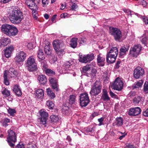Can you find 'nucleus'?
<instances>
[{
	"label": "nucleus",
	"instance_id": "1",
	"mask_svg": "<svg viewBox=\"0 0 148 148\" xmlns=\"http://www.w3.org/2000/svg\"><path fill=\"white\" fill-rule=\"evenodd\" d=\"M23 18V13L19 9H14L9 16L10 21L14 24L19 23Z\"/></svg>",
	"mask_w": 148,
	"mask_h": 148
},
{
	"label": "nucleus",
	"instance_id": "2",
	"mask_svg": "<svg viewBox=\"0 0 148 148\" xmlns=\"http://www.w3.org/2000/svg\"><path fill=\"white\" fill-rule=\"evenodd\" d=\"M1 29L3 33L10 36L16 35L18 32V29L16 27L8 24L2 25Z\"/></svg>",
	"mask_w": 148,
	"mask_h": 148
},
{
	"label": "nucleus",
	"instance_id": "3",
	"mask_svg": "<svg viewBox=\"0 0 148 148\" xmlns=\"http://www.w3.org/2000/svg\"><path fill=\"white\" fill-rule=\"evenodd\" d=\"M27 69L30 72L36 71L37 69V65L34 57L31 56L29 58L25 63Z\"/></svg>",
	"mask_w": 148,
	"mask_h": 148
},
{
	"label": "nucleus",
	"instance_id": "4",
	"mask_svg": "<svg viewBox=\"0 0 148 148\" xmlns=\"http://www.w3.org/2000/svg\"><path fill=\"white\" fill-rule=\"evenodd\" d=\"M109 33L116 41H119L122 37L121 31L119 29L113 27H109Z\"/></svg>",
	"mask_w": 148,
	"mask_h": 148
},
{
	"label": "nucleus",
	"instance_id": "5",
	"mask_svg": "<svg viewBox=\"0 0 148 148\" xmlns=\"http://www.w3.org/2000/svg\"><path fill=\"white\" fill-rule=\"evenodd\" d=\"M101 88V86L99 82L96 81L92 86L90 93L91 95H97L100 92Z\"/></svg>",
	"mask_w": 148,
	"mask_h": 148
},
{
	"label": "nucleus",
	"instance_id": "6",
	"mask_svg": "<svg viewBox=\"0 0 148 148\" xmlns=\"http://www.w3.org/2000/svg\"><path fill=\"white\" fill-rule=\"evenodd\" d=\"M142 47L140 45H137L132 47L130 51V54L131 56L136 58L140 53Z\"/></svg>",
	"mask_w": 148,
	"mask_h": 148
},
{
	"label": "nucleus",
	"instance_id": "7",
	"mask_svg": "<svg viewBox=\"0 0 148 148\" xmlns=\"http://www.w3.org/2000/svg\"><path fill=\"white\" fill-rule=\"evenodd\" d=\"M79 99L80 105L82 107L86 106L90 102L88 95L87 93L81 94Z\"/></svg>",
	"mask_w": 148,
	"mask_h": 148
},
{
	"label": "nucleus",
	"instance_id": "8",
	"mask_svg": "<svg viewBox=\"0 0 148 148\" xmlns=\"http://www.w3.org/2000/svg\"><path fill=\"white\" fill-rule=\"evenodd\" d=\"M79 61L80 62L85 63L90 62L94 58V55L92 53L84 56L79 55Z\"/></svg>",
	"mask_w": 148,
	"mask_h": 148
},
{
	"label": "nucleus",
	"instance_id": "9",
	"mask_svg": "<svg viewBox=\"0 0 148 148\" xmlns=\"http://www.w3.org/2000/svg\"><path fill=\"white\" fill-rule=\"evenodd\" d=\"M123 82L119 78H116L114 83L111 86V88L114 90L121 91L123 88Z\"/></svg>",
	"mask_w": 148,
	"mask_h": 148
},
{
	"label": "nucleus",
	"instance_id": "10",
	"mask_svg": "<svg viewBox=\"0 0 148 148\" xmlns=\"http://www.w3.org/2000/svg\"><path fill=\"white\" fill-rule=\"evenodd\" d=\"M145 73L144 69L139 66L137 67L134 71L133 76L135 78L138 79Z\"/></svg>",
	"mask_w": 148,
	"mask_h": 148
},
{
	"label": "nucleus",
	"instance_id": "11",
	"mask_svg": "<svg viewBox=\"0 0 148 148\" xmlns=\"http://www.w3.org/2000/svg\"><path fill=\"white\" fill-rule=\"evenodd\" d=\"M27 55L24 52L20 51L16 54L15 58V61L17 64L20 62H23L25 59Z\"/></svg>",
	"mask_w": 148,
	"mask_h": 148
},
{
	"label": "nucleus",
	"instance_id": "12",
	"mask_svg": "<svg viewBox=\"0 0 148 148\" xmlns=\"http://www.w3.org/2000/svg\"><path fill=\"white\" fill-rule=\"evenodd\" d=\"M40 117L39 118L40 124L45 125L48 117V113L44 111L40 110Z\"/></svg>",
	"mask_w": 148,
	"mask_h": 148
},
{
	"label": "nucleus",
	"instance_id": "13",
	"mask_svg": "<svg viewBox=\"0 0 148 148\" xmlns=\"http://www.w3.org/2000/svg\"><path fill=\"white\" fill-rule=\"evenodd\" d=\"M53 45L55 51H58V49L64 47V45L62 41L61 40H54L53 43Z\"/></svg>",
	"mask_w": 148,
	"mask_h": 148
},
{
	"label": "nucleus",
	"instance_id": "14",
	"mask_svg": "<svg viewBox=\"0 0 148 148\" xmlns=\"http://www.w3.org/2000/svg\"><path fill=\"white\" fill-rule=\"evenodd\" d=\"M141 112L140 108L137 107L130 108L128 112V114L130 116H135L140 114Z\"/></svg>",
	"mask_w": 148,
	"mask_h": 148
},
{
	"label": "nucleus",
	"instance_id": "15",
	"mask_svg": "<svg viewBox=\"0 0 148 148\" xmlns=\"http://www.w3.org/2000/svg\"><path fill=\"white\" fill-rule=\"evenodd\" d=\"M8 136L7 138V140L12 141L15 143L16 142V136L15 133L11 129H10L8 132Z\"/></svg>",
	"mask_w": 148,
	"mask_h": 148
},
{
	"label": "nucleus",
	"instance_id": "16",
	"mask_svg": "<svg viewBox=\"0 0 148 148\" xmlns=\"http://www.w3.org/2000/svg\"><path fill=\"white\" fill-rule=\"evenodd\" d=\"M14 50V47L13 46H8L4 50V54L7 58H9L11 56L12 51Z\"/></svg>",
	"mask_w": 148,
	"mask_h": 148
},
{
	"label": "nucleus",
	"instance_id": "17",
	"mask_svg": "<svg viewBox=\"0 0 148 148\" xmlns=\"http://www.w3.org/2000/svg\"><path fill=\"white\" fill-rule=\"evenodd\" d=\"M25 3L27 5L30 9L32 10H36L37 9V5L32 0H26Z\"/></svg>",
	"mask_w": 148,
	"mask_h": 148
},
{
	"label": "nucleus",
	"instance_id": "18",
	"mask_svg": "<svg viewBox=\"0 0 148 148\" xmlns=\"http://www.w3.org/2000/svg\"><path fill=\"white\" fill-rule=\"evenodd\" d=\"M10 42V40L8 38L3 37L0 39V46L4 47Z\"/></svg>",
	"mask_w": 148,
	"mask_h": 148
},
{
	"label": "nucleus",
	"instance_id": "19",
	"mask_svg": "<svg viewBox=\"0 0 148 148\" xmlns=\"http://www.w3.org/2000/svg\"><path fill=\"white\" fill-rule=\"evenodd\" d=\"M97 61L99 66H103L105 64V58L101 54H99L97 56Z\"/></svg>",
	"mask_w": 148,
	"mask_h": 148
},
{
	"label": "nucleus",
	"instance_id": "20",
	"mask_svg": "<svg viewBox=\"0 0 148 148\" xmlns=\"http://www.w3.org/2000/svg\"><path fill=\"white\" fill-rule=\"evenodd\" d=\"M8 75L10 77L12 78L16 76L18 74V72L17 71L15 70L13 68H10L9 71H8Z\"/></svg>",
	"mask_w": 148,
	"mask_h": 148
},
{
	"label": "nucleus",
	"instance_id": "21",
	"mask_svg": "<svg viewBox=\"0 0 148 148\" xmlns=\"http://www.w3.org/2000/svg\"><path fill=\"white\" fill-rule=\"evenodd\" d=\"M116 58L111 54L108 53L106 57V61L108 63H113L115 62Z\"/></svg>",
	"mask_w": 148,
	"mask_h": 148
},
{
	"label": "nucleus",
	"instance_id": "22",
	"mask_svg": "<svg viewBox=\"0 0 148 148\" xmlns=\"http://www.w3.org/2000/svg\"><path fill=\"white\" fill-rule=\"evenodd\" d=\"M123 124V119L121 117H117L115 122L113 123V125L119 127L121 126Z\"/></svg>",
	"mask_w": 148,
	"mask_h": 148
},
{
	"label": "nucleus",
	"instance_id": "23",
	"mask_svg": "<svg viewBox=\"0 0 148 148\" xmlns=\"http://www.w3.org/2000/svg\"><path fill=\"white\" fill-rule=\"evenodd\" d=\"M38 80L39 81L40 84H44L47 82V79L45 75L42 74L38 75Z\"/></svg>",
	"mask_w": 148,
	"mask_h": 148
},
{
	"label": "nucleus",
	"instance_id": "24",
	"mask_svg": "<svg viewBox=\"0 0 148 148\" xmlns=\"http://www.w3.org/2000/svg\"><path fill=\"white\" fill-rule=\"evenodd\" d=\"M101 99L104 101H108L110 100V98L108 94V92L106 90H103V94L102 95Z\"/></svg>",
	"mask_w": 148,
	"mask_h": 148
},
{
	"label": "nucleus",
	"instance_id": "25",
	"mask_svg": "<svg viewBox=\"0 0 148 148\" xmlns=\"http://www.w3.org/2000/svg\"><path fill=\"white\" fill-rule=\"evenodd\" d=\"M108 53L111 54L114 57L116 58L118 53V51L116 47H113Z\"/></svg>",
	"mask_w": 148,
	"mask_h": 148
},
{
	"label": "nucleus",
	"instance_id": "26",
	"mask_svg": "<svg viewBox=\"0 0 148 148\" xmlns=\"http://www.w3.org/2000/svg\"><path fill=\"white\" fill-rule=\"evenodd\" d=\"M8 71L7 70H5L3 73V83L6 85H9L10 84V82L9 80L8 79Z\"/></svg>",
	"mask_w": 148,
	"mask_h": 148
},
{
	"label": "nucleus",
	"instance_id": "27",
	"mask_svg": "<svg viewBox=\"0 0 148 148\" xmlns=\"http://www.w3.org/2000/svg\"><path fill=\"white\" fill-rule=\"evenodd\" d=\"M129 47V46H126V47L125 46L122 47L120 49V52L119 54L120 56H122L123 55L125 54L126 52L128 50Z\"/></svg>",
	"mask_w": 148,
	"mask_h": 148
},
{
	"label": "nucleus",
	"instance_id": "28",
	"mask_svg": "<svg viewBox=\"0 0 148 148\" xmlns=\"http://www.w3.org/2000/svg\"><path fill=\"white\" fill-rule=\"evenodd\" d=\"M13 91L18 96H20L22 94L21 90L19 88L17 85L14 86L13 88Z\"/></svg>",
	"mask_w": 148,
	"mask_h": 148
},
{
	"label": "nucleus",
	"instance_id": "29",
	"mask_svg": "<svg viewBox=\"0 0 148 148\" xmlns=\"http://www.w3.org/2000/svg\"><path fill=\"white\" fill-rule=\"evenodd\" d=\"M77 38H76L71 39L70 42V45L72 47L75 48L76 47L77 44Z\"/></svg>",
	"mask_w": 148,
	"mask_h": 148
},
{
	"label": "nucleus",
	"instance_id": "30",
	"mask_svg": "<svg viewBox=\"0 0 148 148\" xmlns=\"http://www.w3.org/2000/svg\"><path fill=\"white\" fill-rule=\"evenodd\" d=\"M36 96L38 98H40L44 96V93L42 89H37L35 90Z\"/></svg>",
	"mask_w": 148,
	"mask_h": 148
},
{
	"label": "nucleus",
	"instance_id": "31",
	"mask_svg": "<svg viewBox=\"0 0 148 148\" xmlns=\"http://www.w3.org/2000/svg\"><path fill=\"white\" fill-rule=\"evenodd\" d=\"M46 92L47 95L49 96L50 98L53 99L55 97V94L52 91L51 89L50 88H48L46 89Z\"/></svg>",
	"mask_w": 148,
	"mask_h": 148
},
{
	"label": "nucleus",
	"instance_id": "32",
	"mask_svg": "<svg viewBox=\"0 0 148 148\" xmlns=\"http://www.w3.org/2000/svg\"><path fill=\"white\" fill-rule=\"evenodd\" d=\"M37 56L38 58L41 60H44L45 59V55L42 49H39L38 52Z\"/></svg>",
	"mask_w": 148,
	"mask_h": 148
},
{
	"label": "nucleus",
	"instance_id": "33",
	"mask_svg": "<svg viewBox=\"0 0 148 148\" xmlns=\"http://www.w3.org/2000/svg\"><path fill=\"white\" fill-rule=\"evenodd\" d=\"M62 113L65 114H67L69 112V107L66 104H64L62 106Z\"/></svg>",
	"mask_w": 148,
	"mask_h": 148
},
{
	"label": "nucleus",
	"instance_id": "34",
	"mask_svg": "<svg viewBox=\"0 0 148 148\" xmlns=\"http://www.w3.org/2000/svg\"><path fill=\"white\" fill-rule=\"evenodd\" d=\"M143 83V80H141L132 86V88L133 89L137 88H138L141 87Z\"/></svg>",
	"mask_w": 148,
	"mask_h": 148
},
{
	"label": "nucleus",
	"instance_id": "35",
	"mask_svg": "<svg viewBox=\"0 0 148 148\" xmlns=\"http://www.w3.org/2000/svg\"><path fill=\"white\" fill-rule=\"evenodd\" d=\"M49 44L48 45H45L44 46V51L45 53L48 55H50L51 54V51L49 48Z\"/></svg>",
	"mask_w": 148,
	"mask_h": 148
},
{
	"label": "nucleus",
	"instance_id": "36",
	"mask_svg": "<svg viewBox=\"0 0 148 148\" xmlns=\"http://www.w3.org/2000/svg\"><path fill=\"white\" fill-rule=\"evenodd\" d=\"M74 2L75 0H71L70 2V5L71 6V9L72 10L76 11V9L78 8V6L75 3H73Z\"/></svg>",
	"mask_w": 148,
	"mask_h": 148
},
{
	"label": "nucleus",
	"instance_id": "37",
	"mask_svg": "<svg viewBox=\"0 0 148 148\" xmlns=\"http://www.w3.org/2000/svg\"><path fill=\"white\" fill-rule=\"evenodd\" d=\"M51 121L52 123H56L59 120V117L57 115H52L50 116Z\"/></svg>",
	"mask_w": 148,
	"mask_h": 148
},
{
	"label": "nucleus",
	"instance_id": "38",
	"mask_svg": "<svg viewBox=\"0 0 148 148\" xmlns=\"http://www.w3.org/2000/svg\"><path fill=\"white\" fill-rule=\"evenodd\" d=\"M76 97L74 95H71L69 99V102L70 104H72L75 103L76 101Z\"/></svg>",
	"mask_w": 148,
	"mask_h": 148
},
{
	"label": "nucleus",
	"instance_id": "39",
	"mask_svg": "<svg viewBox=\"0 0 148 148\" xmlns=\"http://www.w3.org/2000/svg\"><path fill=\"white\" fill-rule=\"evenodd\" d=\"M64 48H61L58 49L57 50L55 51L56 53L58 55L60 56H63L65 54V51H64Z\"/></svg>",
	"mask_w": 148,
	"mask_h": 148
},
{
	"label": "nucleus",
	"instance_id": "40",
	"mask_svg": "<svg viewBox=\"0 0 148 148\" xmlns=\"http://www.w3.org/2000/svg\"><path fill=\"white\" fill-rule=\"evenodd\" d=\"M2 94L5 97H8L10 96V92L9 90L5 88L1 91Z\"/></svg>",
	"mask_w": 148,
	"mask_h": 148
},
{
	"label": "nucleus",
	"instance_id": "41",
	"mask_svg": "<svg viewBox=\"0 0 148 148\" xmlns=\"http://www.w3.org/2000/svg\"><path fill=\"white\" fill-rule=\"evenodd\" d=\"M142 97L139 96H136L133 100V101L134 103H138L141 101Z\"/></svg>",
	"mask_w": 148,
	"mask_h": 148
},
{
	"label": "nucleus",
	"instance_id": "42",
	"mask_svg": "<svg viewBox=\"0 0 148 148\" xmlns=\"http://www.w3.org/2000/svg\"><path fill=\"white\" fill-rule=\"evenodd\" d=\"M90 68L89 67L88 65H86L85 66H84L82 68V73H86L87 71L90 70Z\"/></svg>",
	"mask_w": 148,
	"mask_h": 148
},
{
	"label": "nucleus",
	"instance_id": "43",
	"mask_svg": "<svg viewBox=\"0 0 148 148\" xmlns=\"http://www.w3.org/2000/svg\"><path fill=\"white\" fill-rule=\"evenodd\" d=\"M52 88L57 92L59 89V85L57 82L51 85Z\"/></svg>",
	"mask_w": 148,
	"mask_h": 148
},
{
	"label": "nucleus",
	"instance_id": "44",
	"mask_svg": "<svg viewBox=\"0 0 148 148\" xmlns=\"http://www.w3.org/2000/svg\"><path fill=\"white\" fill-rule=\"evenodd\" d=\"M46 104L49 108L51 109H53V107L54 106V104L53 102L50 101H48L47 102Z\"/></svg>",
	"mask_w": 148,
	"mask_h": 148
},
{
	"label": "nucleus",
	"instance_id": "45",
	"mask_svg": "<svg viewBox=\"0 0 148 148\" xmlns=\"http://www.w3.org/2000/svg\"><path fill=\"white\" fill-rule=\"evenodd\" d=\"M143 90L145 93H148V82H145L144 85Z\"/></svg>",
	"mask_w": 148,
	"mask_h": 148
},
{
	"label": "nucleus",
	"instance_id": "46",
	"mask_svg": "<svg viewBox=\"0 0 148 148\" xmlns=\"http://www.w3.org/2000/svg\"><path fill=\"white\" fill-rule=\"evenodd\" d=\"M8 113L11 115H13L14 113L16 112V111L14 109L9 108L8 110Z\"/></svg>",
	"mask_w": 148,
	"mask_h": 148
},
{
	"label": "nucleus",
	"instance_id": "47",
	"mask_svg": "<svg viewBox=\"0 0 148 148\" xmlns=\"http://www.w3.org/2000/svg\"><path fill=\"white\" fill-rule=\"evenodd\" d=\"M95 129V127H90L89 126L87 127L86 130L88 132H93L94 131Z\"/></svg>",
	"mask_w": 148,
	"mask_h": 148
},
{
	"label": "nucleus",
	"instance_id": "48",
	"mask_svg": "<svg viewBox=\"0 0 148 148\" xmlns=\"http://www.w3.org/2000/svg\"><path fill=\"white\" fill-rule=\"evenodd\" d=\"M27 145L28 148H37V146L33 143H30Z\"/></svg>",
	"mask_w": 148,
	"mask_h": 148
},
{
	"label": "nucleus",
	"instance_id": "49",
	"mask_svg": "<svg viewBox=\"0 0 148 148\" xmlns=\"http://www.w3.org/2000/svg\"><path fill=\"white\" fill-rule=\"evenodd\" d=\"M86 39L85 38H81L79 40V44L80 45H84L86 43Z\"/></svg>",
	"mask_w": 148,
	"mask_h": 148
},
{
	"label": "nucleus",
	"instance_id": "50",
	"mask_svg": "<svg viewBox=\"0 0 148 148\" xmlns=\"http://www.w3.org/2000/svg\"><path fill=\"white\" fill-rule=\"evenodd\" d=\"M49 81L51 85L57 82V80L56 79L52 77H49Z\"/></svg>",
	"mask_w": 148,
	"mask_h": 148
},
{
	"label": "nucleus",
	"instance_id": "51",
	"mask_svg": "<svg viewBox=\"0 0 148 148\" xmlns=\"http://www.w3.org/2000/svg\"><path fill=\"white\" fill-rule=\"evenodd\" d=\"M47 63L46 61L45 60L41 62V64L44 70L46 69L47 67Z\"/></svg>",
	"mask_w": 148,
	"mask_h": 148
},
{
	"label": "nucleus",
	"instance_id": "52",
	"mask_svg": "<svg viewBox=\"0 0 148 148\" xmlns=\"http://www.w3.org/2000/svg\"><path fill=\"white\" fill-rule=\"evenodd\" d=\"M71 64L69 62H66L63 65V67H65L66 69L67 68H68L71 66Z\"/></svg>",
	"mask_w": 148,
	"mask_h": 148
},
{
	"label": "nucleus",
	"instance_id": "53",
	"mask_svg": "<svg viewBox=\"0 0 148 148\" xmlns=\"http://www.w3.org/2000/svg\"><path fill=\"white\" fill-rule=\"evenodd\" d=\"M42 3L43 5V7H46L48 4L49 1V0H42Z\"/></svg>",
	"mask_w": 148,
	"mask_h": 148
},
{
	"label": "nucleus",
	"instance_id": "54",
	"mask_svg": "<svg viewBox=\"0 0 148 148\" xmlns=\"http://www.w3.org/2000/svg\"><path fill=\"white\" fill-rule=\"evenodd\" d=\"M104 119L103 117H101L100 119H98V121L99 123V125L101 126L103 125H104V123H103V121L104 120Z\"/></svg>",
	"mask_w": 148,
	"mask_h": 148
},
{
	"label": "nucleus",
	"instance_id": "55",
	"mask_svg": "<svg viewBox=\"0 0 148 148\" xmlns=\"http://www.w3.org/2000/svg\"><path fill=\"white\" fill-rule=\"evenodd\" d=\"M45 71L47 74L48 75L52 74L53 73V71H52V70L49 69H46Z\"/></svg>",
	"mask_w": 148,
	"mask_h": 148
},
{
	"label": "nucleus",
	"instance_id": "56",
	"mask_svg": "<svg viewBox=\"0 0 148 148\" xmlns=\"http://www.w3.org/2000/svg\"><path fill=\"white\" fill-rule=\"evenodd\" d=\"M125 148H137L136 147H134L133 145L131 144H128L126 145Z\"/></svg>",
	"mask_w": 148,
	"mask_h": 148
},
{
	"label": "nucleus",
	"instance_id": "57",
	"mask_svg": "<svg viewBox=\"0 0 148 148\" xmlns=\"http://www.w3.org/2000/svg\"><path fill=\"white\" fill-rule=\"evenodd\" d=\"M143 115L145 116H148V108L143 112Z\"/></svg>",
	"mask_w": 148,
	"mask_h": 148
},
{
	"label": "nucleus",
	"instance_id": "58",
	"mask_svg": "<svg viewBox=\"0 0 148 148\" xmlns=\"http://www.w3.org/2000/svg\"><path fill=\"white\" fill-rule=\"evenodd\" d=\"M16 148H25L24 145L22 143L18 144Z\"/></svg>",
	"mask_w": 148,
	"mask_h": 148
},
{
	"label": "nucleus",
	"instance_id": "59",
	"mask_svg": "<svg viewBox=\"0 0 148 148\" xmlns=\"http://www.w3.org/2000/svg\"><path fill=\"white\" fill-rule=\"evenodd\" d=\"M140 4L143 7H145L147 5V3L144 0H142L140 1Z\"/></svg>",
	"mask_w": 148,
	"mask_h": 148
},
{
	"label": "nucleus",
	"instance_id": "60",
	"mask_svg": "<svg viewBox=\"0 0 148 148\" xmlns=\"http://www.w3.org/2000/svg\"><path fill=\"white\" fill-rule=\"evenodd\" d=\"M27 47L29 49H32L33 47V43H29L27 45Z\"/></svg>",
	"mask_w": 148,
	"mask_h": 148
},
{
	"label": "nucleus",
	"instance_id": "61",
	"mask_svg": "<svg viewBox=\"0 0 148 148\" xmlns=\"http://www.w3.org/2000/svg\"><path fill=\"white\" fill-rule=\"evenodd\" d=\"M121 61H118L116 63L115 65L116 68V69H118L120 67L119 64L121 63Z\"/></svg>",
	"mask_w": 148,
	"mask_h": 148
},
{
	"label": "nucleus",
	"instance_id": "62",
	"mask_svg": "<svg viewBox=\"0 0 148 148\" xmlns=\"http://www.w3.org/2000/svg\"><path fill=\"white\" fill-rule=\"evenodd\" d=\"M147 40V37H145L142 39L141 42L143 44H145L146 43Z\"/></svg>",
	"mask_w": 148,
	"mask_h": 148
},
{
	"label": "nucleus",
	"instance_id": "63",
	"mask_svg": "<svg viewBox=\"0 0 148 148\" xmlns=\"http://www.w3.org/2000/svg\"><path fill=\"white\" fill-rule=\"evenodd\" d=\"M11 0H0V2L3 3H6L9 2Z\"/></svg>",
	"mask_w": 148,
	"mask_h": 148
},
{
	"label": "nucleus",
	"instance_id": "64",
	"mask_svg": "<svg viewBox=\"0 0 148 148\" xmlns=\"http://www.w3.org/2000/svg\"><path fill=\"white\" fill-rule=\"evenodd\" d=\"M110 95L111 97L113 98H115L116 96V95L111 90H110Z\"/></svg>",
	"mask_w": 148,
	"mask_h": 148
}]
</instances>
